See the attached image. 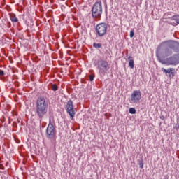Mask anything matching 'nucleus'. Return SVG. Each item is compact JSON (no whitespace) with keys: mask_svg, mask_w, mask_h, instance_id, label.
I'll return each mask as SVG.
<instances>
[{"mask_svg":"<svg viewBox=\"0 0 179 179\" xmlns=\"http://www.w3.org/2000/svg\"><path fill=\"white\" fill-rule=\"evenodd\" d=\"M135 62H134V59H131L129 61V66L131 68V69H134Z\"/></svg>","mask_w":179,"mask_h":179,"instance_id":"13","label":"nucleus"},{"mask_svg":"<svg viewBox=\"0 0 179 179\" xmlns=\"http://www.w3.org/2000/svg\"><path fill=\"white\" fill-rule=\"evenodd\" d=\"M47 99L43 96L38 97L36 103V114L38 118H43L47 114Z\"/></svg>","mask_w":179,"mask_h":179,"instance_id":"2","label":"nucleus"},{"mask_svg":"<svg viewBox=\"0 0 179 179\" xmlns=\"http://www.w3.org/2000/svg\"><path fill=\"white\" fill-rule=\"evenodd\" d=\"M170 19H171V22H170L169 24H171L172 26H178L179 15H175Z\"/></svg>","mask_w":179,"mask_h":179,"instance_id":"11","label":"nucleus"},{"mask_svg":"<svg viewBox=\"0 0 179 179\" xmlns=\"http://www.w3.org/2000/svg\"><path fill=\"white\" fill-rule=\"evenodd\" d=\"M5 75V72L3 70H0V76H3Z\"/></svg>","mask_w":179,"mask_h":179,"instance_id":"20","label":"nucleus"},{"mask_svg":"<svg viewBox=\"0 0 179 179\" xmlns=\"http://www.w3.org/2000/svg\"><path fill=\"white\" fill-rule=\"evenodd\" d=\"M163 56H159L157 57L159 62L161 64H163L164 65H178L179 64V55H173V56L170 57H167L166 59L162 58Z\"/></svg>","mask_w":179,"mask_h":179,"instance_id":"3","label":"nucleus"},{"mask_svg":"<svg viewBox=\"0 0 179 179\" xmlns=\"http://www.w3.org/2000/svg\"><path fill=\"white\" fill-rule=\"evenodd\" d=\"M94 48H101V43H93Z\"/></svg>","mask_w":179,"mask_h":179,"instance_id":"15","label":"nucleus"},{"mask_svg":"<svg viewBox=\"0 0 179 179\" xmlns=\"http://www.w3.org/2000/svg\"><path fill=\"white\" fill-rule=\"evenodd\" d=\"M62 1H65V0H62Z\"/></svg>","mask_w":179,"mask_h":179,"instance_id":"22","label":"nucleus"},{"mask_svg":"<svg viewBox=\"0 0 179 179\" xmlns=\"http://www.w3.org/2000/svg\"><path fill=\"white\" fill-rule=\"evenodd\" d=\"M9 16L11 22H13V23H17L19 22V19H17V17H16V15L9 14Z\"/></svg>","mask_w":179,"mask_h":179,"instance_id":"12","label":"nucleus"},{"mask_svg":"<svg viewBox=\"0 0 179 179\" xmlns=\"http://www.w3.org/2000/svg\"><path fill=\"white\" fill-rule=\"evenodd\" d=\"M142 99V92L141 90H134L131 94V101L133 103H138Z\"/></svg>","mask_w":179,"mask_h":179,"instance_id":"8","label":"nucleus"},{"mask_svg":"<svg viewBox=\"0 0 179 179\" xmlns=\"http://www.w3.org/2000/svg\"><path fill=\"white\" fill-rule=\"evenodd\" d=\"M52 90H53V92H57V90H58V86L56 84L52 85Z\"/></svg>","mask_w":179,"mask_h":179,"instance_id":"16","label":"nucleus"},{"mask_svg":"<svg viewBox=\"0 0 179 179\" xmlns=\"http://www.w3.org/2000/svg\"><path fill=\"white\" fill-rule=\"evenodd\" d=\"M135 36V32H134V30L130 31V38H132Z\"/></svg>","mask_w":179,"mask_h":179,"instance_id":"17","label":"nucleus"},{"mask_svg":"<svg viewBox=\"0 0 179 179\" xmlns=\"http://www.w3.org/2000/svg\"><path fill=\"white\" fill-rule=\"evenodd\" d=\"M0 170H5V166L2 164H0Z\"/></svg>","mask_w":179,"mask_h":179,"instance_id":"21","label":"nucleus"},{"mask_svg":"<svg viewBox=\"0 0 179 179\" xmlns=\"http://www.w3.org/2000/svg\"><path fill=\"white\" fill-rule=\"evenodd\" d=\"M98 69L99 70L100 75H106L107 71L110 69L108 67V62L106 60H101L98 62Z\"/></svg>","mask_w":179,"mask_h":179,"instance_id":"6","label":"nucleus"},{"mask_svg":"<svg viewBox=\"0 0 179 179\" xmlns=\"http://www.w3.org/2000/svg\"><path fill=\"white\" fill-rule=\"evenodd\" d=\"M66 110L69 115H70V118H71V120H73L75 117V110H73V102L72 101V100H69L67 101L66 105Z\"/></svg>","mask_w":179,"mask_h":179,"instance_id":"9","label":"nucleus"},{"mask_svg":"<svg viewBox=\"0 0 179 179\" xmlns=\"http://www.w3.org/2000/svg\"><path fill=\"white\" fill-rule=\"evenodd\" d=\"M107 29H108V26L106 23H100L96 26V33L99 37H103L106 36Z\"/></svg>","mask_w":179,"mask_h":179,"instance_id":"5","label":"nucleus"},{"mask_svg":"<svg viewBox=\"0 0 179 179\" xmlns=\"http://www.w3.org/2000/svg\"><path fill=\"white\" fill-rule=\"evenodd\" d=\"M130 114H136V110L134 108H130L129 110Z\"/></svg>","mask_w":179,"mask_h":179,"instance_id":"14","label":"nucleus"},{"mask_svg":"<svg viewBox=\"0 0 179 179\" xmlns=\"http://www.w3.org/2000/svg\"><path fill=\"white\" fill-rule=\"evenodd\" d=\"M93 17H100L103 13V7L101 1H98L94 3L92 9Z\"/></svg>","mask_w":179,"mask_h":179,"instance_id":"4","label":"nucleus"},{"mask_svg":"<svg viewBox=\"0 0 179 179\" xmlns=\"http://www.w3.org/2000/svg\"><path fill=\"white\" fill-rule=\"evenodd\" d=\"M174 52H179V42L169 40L162 42L157 48V57L166 58L173 55Z\"/></svg>","mask_w":179,"mask_h":179,"instance_id":"1","label":"nucleus"},{"mask_svg":"<svg viewBox=\"0 0 179 179\" xmlns=\"http://www.w3.org/2000/svg\"><path fill=\"white\" fill-rule=\"evenodd\" d=\"M46 138L48 139H55V127L51 124V120L49 122L46 129Z\"/></svg>","mask_w":179,"mask_h":179,"instance_id":"7","label":"nucleus"},{"mask_svg":"<svg viewBox=\"0 0 179 179\" xmlns=\"http://www.w3.org/2000/svg\"><path fill=\"white\" fill-rule=\"evenodd\" d=\"M162 71L166 75H167V73H169V78H174V76H176V73L174 72L176 71V69H174V68H169L167 70L164 68H162Z\"/></svg>","mask_w":179,"mask_h":179,"instance_id":"10","label":"nucleus"},{"mask_svg":"<svg viewBox=\"0 0 179 179\" xmlns=\"http://www.w3.org/2000/svg\"><path fill=\"white\" fill-rule=\"evenodd\" d=\"M139 166H140V169H143V162L142 161L139 162Z\"/></svg>","mask_w":179,"mask_h":179,"instance_id":"18","label":"nucleus"},{"mask_svg":"<svg viewBox=\"0 0 179 179\" xmlns=\"http://www.w3.org/2000/svg\"><path fill=\"white\" fill-rule=\"evenodd\" d=\"M94 80V77L92 75L90 76V82H93V80Z\"/></svg>","mask_w":179,"mask_h":179,"instance_id":"19","label":"nucleus"}]
</instances>
